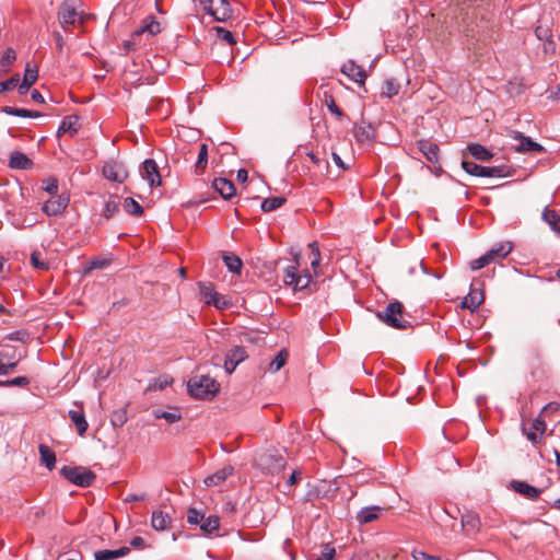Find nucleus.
Listing matches in <instances>:
<instances>
[{
	"label": "nucleus",
	"mask_w": 560,
	"mask_h": 560,
	"mask_svg": "<svg viewBox=\"0 0 560 560\" xmlns=\"http://www.w3.org/2000/svg\"><path fill=\"white\" fill-rule=\"evenodd\" d=\"M214 30L220 40L226 43L228 45H234L236 43L234 35L230 31L223 27H215Z\"/></svg>",
	"instance_id": "nucleus-48"
},
{
	"label": "nucleus",
	"mask_w": 560,
	"mask_h": 560,
	"mask_svg": "<svg viewBox=\"0 0 560 560\" xmlns=\"http://www.w3.org/2000/svg\"><path fill=\"white\" fill-rule=\"evenodd\" d=\"M124 210L131 215L140 217L143 213L141 205L132 198H126L122 203Z\"/></svg>",
	"instance_id": "nucleus-40"
},
{
	"label": "nucleus",
	"mask_w": 560,
	"mask_h": 560,
	"mask_svg": "<svg viewBox=\"0 0 560 560\" xmlns=\"http://www.w3.org/2000/svg\"><path fill=\"white\" fill-rule=\"evenodd\" d=\"M463 168L470 175L479 177H503L506 174L499 166H481L471 161H463Z\"/></svg>",
	"instance_id": "nucleus-8"
},
{
	"label": "nucleus",
	"mask_w": 560,
	"mask_h": 560,
	"mask_svg": "<svg viewBox=\"0 0 560 560\" xmlns=\"http://www.w3.org/2000/svg\"><path fill=\"white\" fill-rule=\"evenodd\" d=\"M153 416L155 419H164L167 423H175L182 419V413L176 407H172L168 411L154 409Z\"/></svg>",
	"instance_id": "nucleus-28"
},
{
	"label": "nucleus",
	"mask_w": 560,
	"mask_h": 560,
	"mask_svg": "<svg viewBox=\"0 0 560 560\" xmlns=\"http://www.w3.org/2000/svg\"><path fill=\"white\" fill-rule=\"evenodd\" d=\"M20 82V74H14L10 79L0 82V93L11 91L18 86Z\"/></svg>",
	"instance_id": "nucleus-47"
},
{
	"label": "nucleus",
	"mask_w": 560,
	"mask_h": 560,
	"mask_svg": "<svg viewBox=\"0 0 560 560\" xmlns=\"http://www.w3.org/2000/svg\"><path fill=\"white\" fill-rule=\"evenodd\" d=\"M511 487L515 492L520 493L521 495L529 500L538 499V497L541 493L540 489H537L525 481L514 480L511 482Z\"/></svg>",
	"instance_id": "nucleus-18"
},
{
	"label": "nucleus",
	"mask_w": 560,
	"mask_h": 560,
	"mask_svg": "<svg viewBox=\"0 0 560 560\" xmlns=\"http://www.w3.org/2000/svg\"><path fill=\"white\" fill-rule=\"evenodd\" d=\"M102 172L104 177L110 182L124 183L128 177L125 165L115 160L105 162Z\"/></svg>",
	"instance_id": "nucleus-9"
},
{
	"label": "nucleus",
	"mask_w": 560,
	"mask_h": 560,
	"mask_svg": "<svg viewBox=\"0 0 560 560\" xmlns=\"http://www.w3.org/2000/svg\"><path fill=\"white\" fill-rule=\"evenodd\" d=\"M142 35L141 33H139V31H135L130 38L125 40L122 43V48L125 50L126 54H129L131 51H136L137 49H139L142 45Z\"/></svg>",
	"instance_id": "nucleus-35"
},
{
	"label": "nucleus",
	"mask_w": 560,
	"mask_h": 560,
	"mask_svg": "<svg viewBox=\"0 0 560 560\" xmlns=\"http://www.w3.org/2000/svg\"><path fill=\"white\" fill-rule=\"evenodd\" d=\"M489 264H491V260H490L488 254L486 253L485 255L480 256L479 258L471 260L470 268L472 270H479V269H482L483 267L488 266Z\"/></svg>",
	"instance_id": "nucleus-52"
},
{
	"label": "nucleus",
	"mask_w": 560,
	"mask_h": 560,
	"mask_svg": "<svg viewBox=\"0 0 560 560\" xmlns=\"http://www.w3.org/2000/svg\"><path fill=\"white\" fill-rule=\"evenodd\" d=\"M74 406L77 409L69 410V417L74 423L78 434L82 436L86 432L89 424L82 405L74 402Z\"/></svg>",
	"instance_id": "nucleus-17"
},
{
	"label": "nucleus",
	"mask_w": 560,
	"mask_h": 560,
	"mask_svg": "<svg viewBox=\"0 0 560 560\" xmlns=\"http://www.w3.org/2000/svg\"><path fill=\"white\" fill-rule=\"evenodd\" d=\"M325 105L327 106L328 110L331 115H334L338 120H341L343 118L342 110L337 106L334 97L325 92Z\"/></svg>",
	"instance_id": "nucleus-42"
},
{
	"label": "nucleus",
	"mask_w": 560,
	"mask_h": 560,
	"mask_svg": "<svg viewBox=\"0 0 560 560\" xmlns=\"http://www.w3.org/2000/svg\"><path fill=\"white\" fill-rule=\"evenodd\" d=\"M138 31L139 33H141L142 36L147 34L148 37H152L161 32V26L160 23L152 18L145 20L143 22V25L140 28H138Z\"/></svg>",
	"instance_id": "nucleus-36"
},
{
	"label": "nucleus",
	"mask_w": 560,
	"mask_h": 560,
	"mask_svg": "<svg viewBox=\"0 0 560 560\" xmlns=\"http://www.w3.org/2000/svg\"><path fill=\"white\" fill-rule=\"evenodd\" d=\"M512 250V244L510 242H503L494 245L487 252L491 262L505 258Z\"/></svg>",
	"instance_id": "nucleus-23"
},
{
	"label": "nucleus",
	"mask_w": 560,
	"mask_h": 560,
	"mask_svg": "<svg viewBox=\"0 0 560 560\" xmlns=\"http://www.w3.org/2000/svg\"><path fill=\"white\" fill-rule=\"evenodd\" d=\"M58 21L65 31H70L77 25L83 24L82 15L69 1H63L58 8Z\"/></svg>",
	"instance_id": "nucleus-6"
},
{
	"label": "nucleus",
	"mask_w": 560,
	"mask_h": 560,
	"mask_svg": "<svg viewBox=\"0 0 560 560\" xmlns=\"http://www.w3.org/2000/svg\"><path fill=\"white\" fill-rule=\"evenodd\" d=\"M212 187L223 199H230L235 195L234 184L226 178H215L212 183Z\"/></svg>",
	"instance_id": "nucleus-20"
},
{
	"label": "nucleus",
	"mask_w": 560,
	"mask_h": 560,
	"mask_svg": "<svg viewBox=\"0 0 560 560\" xmlns=\"http://www.w3.org/2000/svg\"><path fill=\"white\" fill-rule=\"evenodd\" d=\"M311 165H307V175L311 184L317 185L329 176V163L325 156L319 153L308 151L306 153Z\"/></svg>",
	"instance_id": "nucleus-3"
},
{
	"label": "nucleus",
	"mask_w": 560,
	"mask_h": 560,
	"mask_svg": "<svg viewBox=\"0 0 560 560\" xmlns=\"http://www.w3.org/2000/svg\"><path fill=\"white\" fill-rule=\"evenodd\" d=\"M203 9L218 22H225L232 16L228 0H200Z\"/></svg>",
	"instance_id": "nucleus-7"
},
{
	"label": "nucleus",
	"mask_w": 560,
	"mask_h": 560,
	"mask_svg": "<svg viewBox=\"0 0 560 560\" xmlns=\"http://www.w3.org/2000/svg\"><path fill=\"white\" fill-rule=\"evenodd\" d=\"M9 166L13 170H30L33 166V162L26 154L14 151L10 155Z\"/></svg>",
	"instance_id": "nucleus-21"
},
{
	"label": "nucleus",
	"mask_w": 560,
	"mask_h": 560,
	"mask_svg": "<svg viewBox=\"0 0 560 560\" xmlns=\"http://www.w3.org/2000/svg\"><path fill=\"white\" fill-rule=\"evenodd\" d=\"M283 281L295 291H302L311 287L312 276L308 270L300 272L298 266H288L283 272Z\"/></svg>",
	"instance_id": "nucleus-5"
},
{
	"label": "nucleus",
	"mask_w": 560,
	"mask_h": 560,
	"mask_svg": "<svg viewBox=\"0 0 560 560\" xmlns=\"http://www.w3.org/2000/svg\"><path fill=\"white\" fill-rule=\"evenodd\" d=\"M219 389V383L208 375L194 376L188 381V392L195 398L211 399Z\"/></svg>",
	"instance_id": "nucleus-2"
},
{
	"label": "nucleus",
	"mask_w": 560,
	"mask_h": 560,
	"mask_svg": "<svg viewBox=\"0 0 560 560\" xmlns=\"http://www.w3.org/2000/svg\"><path fill=\"white\" fill-rule=\"evenodd\" d=\"M208 165V145L202 143L199 145L198 158L195 163V173L201 175L205 173Z\"/></svg>",
	"instance_id": "nucleus-32"
},
{
	"label": "nucleus",
	"mask_w": 560,
	"mask_h": 560,
	"mask_svg": "<svg viewBox=\"0 0 560 560\" xmlns=\"http://www.w3.org/2000/svg\"><path fill=\"white\" fill-rule=\"evenodd\" d=\"M30 384V380L25 376H18L7 381H0V386L7 387H25Z\"/></svg>",
	"instance_id": "nucleus-46"
},
{
	"label": "nucleus",
	"mask_w": 560,
	"mask_h": 560,
	"mask_svg": "<svg viewBox=\"0 0 560 560\" xmlns=\"http://www.w3.org/2000/svg\"><path fill=\"white\" fill-rule=\"evenodd\" d=\"M220 521L218 516H209L206 521H202L200 528L206 534H211L219 528Z\"/></svg>",
	"instance_id": "nucleus-44"
},
{
	"label": "nucleus",
	"mask_w": 560,
	"mask_h": 560,
	"mask_svg": "<svg viewBox=\"0 0 560 560\" xmlns=\"http://www.w3.org/2000/svg\"><path fill=\"white\" fill-rule=\"evenodd\" d=\"M542 220L552 231L560 235V215L553 209L545 208L542 211Z\"/></svg>",
	"instance_id": "nucleus-31"
},
{
	"label": "nucleus",
	"mask_w": 560,
	"mask_h": 560,
	"mask_svg": "<svg viewBox=\"0 0 560 560\" xmlns=\"http://www.w3.org/2000/svg\"><path fill=\"white\" fill-rule=\"evenodd\" d=\"M289 353L285 349H281L275 359L269 363L268 371L271 373L278 372L287 363Z\"/></svg>",
	"instance_id": "nucleus-37"
},
{
	"label": "nucleus",
	"mask_w": 560,
	"mask_h": 560,
	"mask_svg": "<svg viewBox=\"0 0 560 560\" xmlns=\"http://www.w3.org/2000/svg\"><path fill=\"white\" fill-rule=\"evenodd\" d=\"M44 186L43 189L48 192L49 195H57L58 194V179L55 177H50L47 180L43 182Z\"/></svg>",
	"instance_id": "nucleus-51"
},
{
	"label": "nucleus",
	"mask_w": 560,
	"mask_h": 560,
	"mask_svg": "<svg viewBox=\"0 0 560 560\" xmlns=\"http://www.w3.org/2000/svg\"><path fill=\"white\" fill-rule=\"evenodd\" d=\"M513 138L518 140V144L515 147V150L518 152H538L541 153L545 151L544 147L539 143L533 141L529 137L523 136L521 132L514 131Z\"/></svg>",
	"instance_id": "nucleus-16"
},
{
	"label": "nucleus",
	"mask_w": 560,
	"mask_h": 560,
	"mask_svg": "<svg viewBox=\"0 0 560 560\" xmlns=\"http://www.w3.org/2000/svg\"><path fill=\"white\" fill-rule=\"evenodd\" d=\"M200 294L203 298L207 304H212L214 306H221L220 300L221 295L214 290L212 284H201L200 285Z\"/></svg>",
	"instance_id": "nucleus-27"
},
{
	"label": "nucleus",
	"mask_w": 560,
	"mask_h": 560,
	"mask_svg": "<svg viewBox=\"0 0 560 560\" xmlns=\"http://www.w3.org/2000/svg\"><path fill=\"white\" fill-rule=\"evenodd\" d=\"M376 317L385 325L395 329H406L410 326V320L405 313L404 305L398 301L388 303L383 311L376 313Z\"/></svg>",
	"instance_id": "nucleus-1"
},
{
	"label": "nucleus",
	"mask_w": 560,
	"mask_h": 560,
	"mask_svg": "<svg viewBox=\"0 0 560 560\" xmlns=\"http://www.w3.org/2000/svg\"><path fill=\"white\" fill-rule=\"evenodd\" d=\"M60 474L70 482L79 487H90L96 476L89 468L82 466H63Z\"/></svg>",
	"instance_id": "nucleus-4"
},
{
	"label": "nucleus",
	"mask_w": 560,
	"mask_h": 560,
	"mask_svg": "<svg viewBox=\"0 0 560 560\" xmlns=\"http://www.w3.org/2000/svg\"><path fill=\"white\" fill-rule=\"evenodd\" d=\"M341 72L359 84H363L366 79V72L364 69L353 60L346 61L341 67Z\"/></svg>",
	"instance_id": "nucleus-15"
},
{
	"label": "nucleus",
	"mask_w": 560,
	"mask_h": 560,
	"mask_svg": "<svg viewBox=\"0 0 560 560\" xmlns=\"http://www.w3.org/2000/svg\"><path fill=\"white\" fill-rule=\"evenodd\" d=\"M129 552H130V548L126 547V546L120 547L119 549H116V550L104 549V550L95 551L94 559L95 560H114V559L125 557Z\"/></svg>",
	"instance_id": "nucleus-24"
},
{
	"label": "nucleus",
	"mask_w": 560,
	"mask_h": 560,
	"mask_svg": "<svg viewBox=\"0 0 560 560\" xmlns=\"http://www.w3.org/2000/svg\"><path fill=\"white\" fill-rule=\"evenodd\" d=\"M69 205V197L65 195H58L54 199L47 200L43 207L42 211L48 217H55L61 214Z\"/></svg>",
	"instance_id": "nucleus-13"
},
{
	"label": "nucleus",
	"mask_w": 560,
	"mask_h": 560,
	"mask_svg": "<svg viewBox=\"0 0 560 560\" xmlns=\"http://www.w3.org/2000/svg\"><path fill=\"white\" fill-rule=\"evenodd\" d=\"M223 260L225 266L231 272L240 273L243 267V262L240 257L233 254H228L223 256Z\"/></svg>",
	"instance_id": "nucleus-39"
},
{
	"label": "nucleus",
	"mask_w": 560,
	"mask_h": 560,
	"mask_svg": "<svg viewBox=\"0 0 560 560\" xmlns=\"http://www.w3.org/2000/svg\"><path fill=\"white\" fill-rule=\"evenodd\" d=\"M233 471H234L233 466L226 465V466L222 467L221 469H219L218 471H215L214 474L208 476L205 479V485L207 487L219 486L222 482H224L228 479V477L232 476Z\"/></svg>",
	"instance_id": "nucleus-19"
},
{
	"label": "nucleus",
	"mask_w": 560,
	"mask_h": 560,
	"mask_svg": "<svg viewBox=\"0 0 560 560\" xmlns=\"http://www.w3.org/2000/svg\"><path fill=\"white\" fill-rule=\"evenodd\" d=\"M535 34L540 40H542L545 38H548L549 30L547 27L537 26L535 30Z\"/></svg>",
	"instance_id": "nucleus-63"
},
{
	"label": "nucleus",
	"mask_w": 560,
	"mask_h": 560,
	"mask_svg": "<svg viewBox=\"0 0 560 560\" xmlns=\"http://www.w3.org/2000/svg\"><path fill=\"white\" fill-rule=\"evenodd\" d=\"M18 363H19L18 360L9 361V362H2L0 370L1 371L4 370V372H0V375H7L10 372H12L15 369V366L18 365Z\"/></svg>",
	"instance_id": "nucleus-59"
},
{
	"label": "nucleus",
	"mask_w": 560,
	"mask_h": 560,
	"mask_svg": "<svg viewBox=\"0 0 560 560\" xmlns=\"http://www.w3.org/2000/svg\"><path fill=\"white\" fill-rule=\"evenodd\" d=\"M205 515L196 509H189L187 512V522L191 525L201 524Z\"/></svg>",
	"instance_id": "nucleus-50"
},
{
	"label": "nucleus",
	"mask_w": 560,
	"mask_h": 560,
	"mask_svg": "<svg viewBox=\"0 0 560 560\" xmlns=\"http://www.w3.org/2000/svg\"><path fill=\"white\" fill-rule=\"evenodd\" d=\"M172 522L171 516L163 511H154L151 517V525L155 530H165Z\"/></svg>",
	"instance_id": "nucleus-26"
},
{
	"label": "nucleus",
	"mask_w": 560,
	"mask_h": 560,
	"mask_svg": "<svg viewBox=\"0 0 560 560\" xmlns=\"http://www.w3.org/2000/svg\"><path fill=\"white\" fill-rule=\"evenodd\" d=\"M0 358L2 362H9L14 360H20V355H16L15 349L5 348L0 351Z\"/></svg>",
	"instance_id": "nucleus-55"
},
{
	"label": "nucleus",
	"mask_w": 560,
	"mask_h": 560,
	"mask_svg": "<svg viewBox=\"0 0 560 560\" xmlns=\"http://www.w3.org/2000/svg\"><path fill=\"white\" fill-rule=\"evenodd\" d=\"M547 429L545 421L538 417L529 423H523L522 431L526 438L534 444L540 443Z\"/></svg>",
	"instance_id": "nucleus-10"
},
{
	"label": "nucleus",
	"mask_w": 560,
	"mask_h": 560,
	"mask_svg": "<svg viewBox=\"0 0 560 560\" xmlns=\"http://www.w3.org/2000/svg\"><path fill=\"white\" fill-rule=\"evenodd\" d=\"M31 262L37 269H40V270L48 269L47 264L40 259V254L37 252L32 253Z\"/></svg>",
	"instance_id": "nucleus-57"
},
{
	"label": "nucleus",
	"mask_w": 560,
	"mask_h": 560,
	"mask_svg": "<svg viewBox=\"0 0 560 560\" xmlns=\"http://www.w3.org/2000/svg\"><path fill=\"white\" fill-rule=\"evenodd\" d=\"M312 254L311 267L316 270L320 264V253L315 243L308 245Z\"/></svg>",
	"instance_id": "nucleus-53"
},
{
	"label": "nucleus",
	"mask_w": 560,
	"mask_h": 560,
	"mask_svg": "<svg viewBox=\"0 0 560 560\" xmlns=\"http://www.w3.org/2000/svg\"><path fill=\"white\" fill-rule=\"evenodd\" d=\"M481 522L477 513L466 511L460 516V528L465 536H471L480 530Z\"/></svg>",
	"instance_id": "nucleus-12"
},
{
	"label": "nucleus",
	"mask_w": 560,
	"mask_h": 560,
	"mask_svg": "<svg viewBox=\"0 0 560 560\" xmlns=\"http://www.w3.org/2000/svg\"><path fill=\"white\" fill-rule=\"evenodd\" d=\"M173 383V378L171 376L164 375L159 378H156L151 386L154 389H164L165 387L170 386Z\"/></svg>",
	"instance_id": "nucleus-56"
},
{
	"label": "nucleus",
	"mask_w": 560,
	"mask_h": 560,
	"mask_svg": "<svg viewBox=\"0 0 560 560\" xmlns=\"http://www.w3.org/2000/svg\"><path fill=\"white\" fill-rule=\"evenodd\" d=\"M352 560H373V555L365 550H358L353 553Z\"/></svg>",
	"instance_id": "nucleus-61"
},
{
	"label": "nucleus",
	"mask_w": 560,
	"mask_h": 560,
	"mask_svg": "<svg viewBox=\"0 0 560 560\" xmlns=\"http://www.w3.org/2000/svg\"><path fill=\"white\" fill-rule=\"evenodd\" d=\"M130 545L136 549H142L145 547V541L142 537L135 536L133 538H131Z\"/></svg>",
	"instance_id": "nucleus-62"
},
{
	"label": "nucleus",
	"mask_w": 560,
	"mask_h": 560,
	"mask_svg": "<svg viewBox=\"0 0 560 560\" xmlns=\"http://www.w3.org/2000/svg\"><path fill=\"white\" fill-rule=\"evenodd\" d=\"M412 558L415 560H440V558L435 557V556H430L423 551H419V550H415L412 552Z\"/></svg>",
	"instance_id": "nucleus-60"
},
{
	"label": "nucleus",
	"mask_w": 560,
	"mask_h": 560,
	"mask_svg": "<svg viewBox=\"0 0 560 560\" xmlns=\"http://www.w3.org/2000/svg\"><path fill=\"white\" fill-rule=\"evenodd\" d=\"M468 151L476 160L488 161L492 154L481 144L474 143L468 145Z\"/></svg>",
	"instance_id": "nucleus-38"
},
{
	"label": "nucleus",
	"mask_w": 560,
	"mask_h": 560,
	"mask_svg": "<svg viewBox=\"0 0 560 560\" xmlns=\"http://www.w3.org/2000/svg\"><path fill=\"white\" fill-rule=\"evenodd\" d=\"M284 201H285V199L282 197L266 198L261 202V210L265 212L273 211V210L280 208L284 203Z\"/></svg>",
	"instance_id": "nucleus-41"
},
{
	"label": "nucleus",
	"mask_w": 560,
	"mask_h": 560,
	"mask_svg": "<svg viewBox=\"0 0 560 560\" xmlns=\"http://www.w3.org/2000/svg\"><path fill=\"white\" fill-rule=\"evenodd\" d=\"M118 211V202L115 199L106 201L103 214L105 218H112Z\"/></svg>",
	"instance_id": "nucleus-54"
},
{
	"label": "nucleus",
	"mask_w": 560,
	"mask_h": 560,
	"mask_svg": "<svg viewBox=\"0 0 560 560\" xmlns=\"http://www.w3.org/2000/svg\"><path fill=\"white\" fill-rule=\"evenodd\" d=\"M400 83L396 79H386L381 90V96L392 98L399 93Z\"/></svg>",
	"instance_id": "nucleus-33"
},
{
	"label": "nucleus",
	"mask_w": 560,
	"mask_h": 560,
	"mask_svg": "<svg viewBox=\"0 0 560 560\" xmlns=\"http://www.w3.org/2000/svg\"><path fill=\"white\" fill-rule=\"evenodd\" d=\"M78 117L77 116H67L62 119L61 125L58 128V136L69 133L73 136L78 131Z\"/></svg>",
	"instance_id": "nucleus-29"
},
{
	"label": "nucleus",
	"mask_w": 560,
	"mask_h": 560,
	"mask_svg": "<svg viewBox=\"0 0 560 560\" xmlns=\"http://www.w3.org/2000/svg\"><path fill=\"white\" fill-rule=\"evenodd\" d=\"M2 112L10 116H19V117H23V118H28V116H31L30 109L11 107V106L3 107Z\"/></svg>",
	"instance_id": "nucleus-49"
},
{
	"label": "nucleus",
	"mask_w": 560,
	"mask_h": 560,
	"mask_svg": "<svg viewBox=\"0 0 560 560\" xmlns=\"http://www.w3.org/2000/svg\"><path fill=\"white\" fill-rule=\"evenodd\" d=\"M38 78V69L36 66H31L30 63L26 65L24 75H23V82L28 83L33 85Z\"/></svg>",
	"instance_id": "nucleus-45"
},
{
	"label": "nucleus",
	"mask_w": 560,
	"mask_h": 560,
	"mask_svg": "<svg viewBox=\"0 0 560 560\" xmlns=\"http://www.w3.org/2000/svg\"><path fill=\"white\" fill-rule=\"evenodd\" d=\"M247 358V352L244 347L235 346L225 355L224 369L228 374L234 372L236 366Z\"/></svg>",
	"instance_id": "nucleus-14"
},
{
	"label": "nucleus",
	"mask_w": 560,
	"mask_h": 560,
	"mask_svg": "<svg viewBox=\"0 0 560 560\" xmlns=\"http://www.w3.org/2000/svg\"><path fill=\"white\" fill-rule=\"evenodd\" d=\"M16 59V54L15 51L12 49V48H8L1 59H0V68L3 70V71H8L9 68L13 65V62L15 61Z\"/></svg>",
	"instance_id": "nucleus-43"
},
{
	"label": "nucleus",
	"mask_w": 560,
	"mask_h": 560,
	"mask_svg": "<svg viewBox=\"0 0 560 560\" xmlns=\"http://www.w3.org/2000/svg\"><path fill=\"white\" fill-rule=\"evenodd\" d=\"M380 506H366L361 509L357 515V520L360 524H366L375 521L378 517Z\"/></svg>",
	"instance_id": "nucleus-30"
},
{
	"label": "nucleus",
	"mask_w": 560,
	"mask_h": 560,
	"mask_svg": "<svg viewBox=\"0 0 560 560\" xmlns=\"http://www.w3.org/2000/svg\"><path fill=\"white\" fill-rule=\"evenodd\" d=\"M140 174L142 178L149 183L150 187L161 185V175L159 172V166L154 160H144L140 167Z\"/></svg>",
	"instance_id": "nucleus-11"
},
{
	"label": "nucleus",
	"mask_w": 560,
	"mask_h": 560,
	"mask_svg": "<svg viewBox=\"0 0 560 560\" xmlns=\"http://www.w3.org/2000/svg\"><path fill=\"white\" fill-rule=\"evenodd\" d=\"M336 550L330 545H325L322 557H319L317 560H335Z\"/></svg>",
	"instance_id": "nucleus-58"
},
{
	"label": "nucleus",
	"mask_w": 560,
	"mask_h": 560,
	"mask_svg": "<svg viewBox=\"0 0 560 560\" xmlns=\"http://www.w3.org/2000/svg\"><path fill=\"white\" fill-rule=\"evenodd\" d=\"M31 98L36 103H44V96L37 90L31 92Z\"/></svg>",
	"instance_id": "nucleus-64"
},
{
	"label": "nucleus",
	"mask_w": 560,
	"mask_h": 560,
	"mask_svg": "<svg viewBox=\"0 0 560 560\" xmlns=\"http://www.w3.org/2000/svg\"><path fill=\"white\" fill-rule=\"evenodd\" d=\"M483 292L481 290L471 289L468 295L464 298L462 306L475 311L483 302Z\"/></svg>",
	"instance_id": "nucleus-22"
},
{
	"label": "nucleus",
	"mask_w": 560,
	"mask_h": 560,
	"mask_svg": "<svg viewBox=\"0 0 560 560\" xmlns=\"http://www.w3.org/2000/svg\"><path fill=\"white\" fill-rule=\"evenodd\" d=\"M419 150L423 153L429 162L436 163L439 161L438 144L428 140H421L419 141Z\"/></svg>",
	"instance_id": "nucleus-25"
},
{
	"label": "nucleus",
	"mask_w": 560,
	"mask_h": 560,
	"mask_svg": "<svg viewBox=\"0 0 560 560\" xmlns=\"http://www.w3.org/2000/svg\"><path fill=\"white\" fill-rule=\"evenodd\" d=\"M38 450L42 464H44L49 470H51L56 465V455L54 451H51L45 444H40Z\"/></svg>",
	"instance_id": "nucleus-34"
}]
</instances>
